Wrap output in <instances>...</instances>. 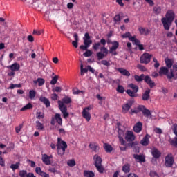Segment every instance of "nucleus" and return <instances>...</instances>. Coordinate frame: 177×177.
<instances>
[{
    "mask_svg": "<svg viewBox=\"0 0 177 177\" xmlns=\"http://www.w3.org/2000/svg\"><path fill=\"white\" fill-rule=\"evenodd\" d=\"M175 20V12L172 10H169L165 14V17L161 19L162 24L166 31H169L172 23Z\"/></svg>",
    "mask_w": 177,
    "mask_h": 177,
    "instance_id": "f257e3e1",
    "label": "nucleus"
},
{
    "mask_svg": "<svg viewBox=\"0 0 177 177\" xmlns=\"http://www.w3.org/2000/svg\"><path fill=\"white\" fill-rule=\"evenodd\" d=\"M134 79L137 82H142V81L144 80L145 82H146V84H147L151 88L156 86V83L151 80V78L149 75L145 76V74H141L140 76L135 75Z\"/></svg>",
    "mask_w": 177,
    "mask_h": 177,
    "instance_id": "f03ea898",
    "label": "nucleus"
},
{
    "mask_svg": "<svg viewBox=\"0 0 177 177\" xmlns=\"http://www.w3.org/2000/svg\"><path fill=\"white\" fill-rule=\"evenodd\" d=\"M142 113L144 117H151V112L147 109L145 105H138L136 109H131L130 114H138V113Z\"/></svg>",
    "mask_w": 177,
    "mask_h": 177,
    "instance_id": "7ed1b4c3",
    "label": "nucleus"
},
{
    "mask_svg": "<svg viewBox=\"0 0 177 177\" xmlns=\"http://www.w3.org/2000/svg\"><path fill=\"white\" fill-rule=\"evenodd\" d=\"M66 149H67V143L65 141L62 140V138H57V150L59 156H63L66 153Z\"/></svg>",
    "mask_w": 177,
    "mask_h": 177,
    "instance_id": "20e7f679",
    "label": "nucleus"
},
{
    "mask_svg": "<svg viewBox=\"0 0 177 177\" xmlns=\"http://www.w3.org/2000/svg\"><path fill=\"white\" fill-rule=\"evenodd\" d=\"M131 89L126 91V93L130 96V97H138V93L139 92V86L134 84H130L128 86Z\"/></svg>",
    "mask_w": 177,
    "mask_h": 177,
    "instance_id": "39448f33",
    "label": "nucleus"
},
{
    "mask_svg": "<svg viewBox=\"0 0 177 177\" xmlns=\"http://www.w3.org/2000/svg\"><path fill=\"white\" fill-rule=\"evenodd\" d=\"M151 57H153V55L149 53H145L142 54L140 58V62L142 64H149L150 61L151 60Z\"/></svg>",
    "mask_w": 177,
    "mask_h": 177,
    "instance_id": "423d86ee",
    "label": "nucleus"
},
{
    "mask_svg": "<svg viewBox=\"0 0 177 177\" xmlns=\"http://www.w3.org/2000/svg\"><path fill=\"white\" fill-rule=\"evenodd\" d=\"M56 122H57L58 125H59L60 127L63 125V119H62L60 113H55L54 117H52L51 118V125H56Z\"/></svg>",
    "mask_w": 177,
    "mask_h": 177,
    "instance_id": "0eeeda50",
    "label": "nucleus"
},
{
    "mask_svg": "<svg viewBox=\"0 0 177 177\" xmlns=\"http://www.w3.org/2000/svg\"><path fill=\"white\" fill-rule=\"evenodd\" d=\"M135 103V100L131 99L127 101V103L122 105V113L127 114L132 107L133 104Z\"/></svg>",
    "mask_w": 177,
    "mask_h": 177,
    "instance_id": "6e6552de",
    "label": "nucleus"
},
{
    "mask_svg": "<svg viewBox=\"0 0 177 177\" xmlns=\"http://www.w3.org/2000/svg\"><path fill=\"white\" fill-rule=\"evenodd\" d=\"M58 106L61 113H62L63 114L64 118H67V117H68V113L67 112V106L64 105V104H63V102L60 100L58 101Z\"/></svg>",
    "mask_w": 177,
    "mask_h": 177,
    "instance_id": "1a4fd4ad",
    "label": "nucleus"
},
{
    "mask_svg": "<svg viewBox=\"0 0 177 177\" xmlns=\"http://www.w3.org/2000/svg\"><path fill=\"white\" fill-rule=\"evenodd\" d=\"M100 50L101 52L97 53V57L98 60H102V59H104V57L109 55V49H107V48H106L105 46L101 47Z\"/></svg>",
    "mask_w": 177,
    "mask_h": 177,
    "instance_id": "9d476101",
    "label": "nucleus"
},
{
    "mask_svg": "<svg viewBox=\"0 0 177 177\" xmlns=\"http://www.w3.org/2000/svg\"><path fill=\"white\" fill-rule=\"evenodd\" d=\"M112 46L109 48V53L113 55V56H117V49H118L120 46V43L117 41H112L111 43Z\"/></svg>",
    "mask_w": 177,
    "mask_h": 177,
    "instance_id": "9b49d317",
    "label": "nucleus"
},
{
    "mask_svg": "<svg viewBox=\"0 0 177 177\" xmlns=\"http://www.w3.org/2000/svg\"><path fill=\"white\" fill-rule=\"evenodd\" d=\"M174 156H172V153H169L167 156H166L165 157V165H166V167L171 168V167H172V165H174Z\"/></svg>",
    "mask_w": 177,
    "mask_h": 177,
    "instance_id": "f8f14e48",
    "label": "nucleus"
},
{
    "mask_svg": "<svg viewBox=\"0 0 177 177\" xmlns=\"http://www.w3.org/2000/svg\"><path fill=\"white\" fill-rule=\"evenodd\" d=\"M106 39L102 38L100 39V42L95 43L93 45L92 48L94 50H97V49L100 48V45H102V46H106Z\"/></svg>",
    "mask_w": 177,
    "mask_h": 177,
    "instance_id": "ddd939ff",
    "label": "nucleus"
},
{
    "mask_svg": "<svg viewBox=\"0 0 177 177\" xmlns=\"http://www.w3.org/2000/svg\"><path fill=\"white\" fill-rule=\"evenodd\" d=\"M83 41L84 45L80 46V49H81L82 50H86L88 48H89V46L92 45V40L83 39Z\"/></svg>",
    "mask_w": 177,
    "mask_h": 177,
    "instance_id": "4468645a",
    "label": "nucleus"
},
{
    "mask_svg": "<svg viewBox=\"0 0 177 177\" xmlns=\"http://www.w3.org/2000/svg\"><path fill=\"white\" fill-rule=\"evenodd\" d=\"M125 140L127 142H133V140H135V135H133V132L127 131L125 136Z\"/></svg>",
    "mask_w": 177,
    "mask_h": 177,
    "instance_id": "2eb2a0df",
    "label": "nucleus"
},
{
    "mask_svg": "<svg viewBox=\"0 0 177 177\" xmlns=\"http://www.w3.org/2000/svg\"><path fill=\"white\" fill-rule=\"evenodd\" d=\"M151 154L153 158H156V160L161 157V151H160V150L156 147L151 149Z\"/></svg>",
    "mask_w": 177,
    "mask_h": 177,
    "instance_id": "dca6fc26",
    "label": "nucleus"
},
{
    "mask_svg": "<svg viewBox=\"0 0 177 177\" xmlns=\"http://www.w3.org/2000/svg\"><path fill=\"white\" fill-rule=\"evenodd\" d=\"M138 31H139L140 35H149L150 34V30L147 28H143L142 26L138 27Z\"/></svg>",
    "mask_w": 177,
    "mask_h": 177,
    "instance_id": "f3484780",
    "label": "nucleus"
},
{
    "mask_svg": "<svg viewBox=\"0 0 177 177\" xmlns=\"http://www.w3.org/2000/svg\"><path fill=\"white\" fill-rule=\"evenodd\" d=\"M143 128V124L141 122H138L133 127V131L136 133H139L142 132V129Z\"/></svg>",
    "mask_w": 177,
    "mask_h": 177,
    "instance_id": "a211bd4d",
    "label": "nucleus"
},
{
    "mask_svg": "<svg viewBox=\"0 0 177 177\" xmlns=\"http://www.w3.org/2000/svg\"><path fill=\"white\" fill-rule=\"evenodd\" d=\"M150 135L146 134L145 137L142 138V140L140 141V144L142 146H149V144L150 143Z\"/></svg>",
    "mask_w": 177,
    "mask_h": 177,
    "instance_id": "6ab92c4d",
    "label": "nucleus"
},
{
    "mask_svg": "<svg viewBox=\"0 0 177 177\" xmlns=\"http://www.w3.org/2000/svg\"><path fill=\"white\" fill-rule=\"evenodd\" d=\"M82 115L83 118H84V120H86L87 122H89L91 121V118H92V115H91V113L85 110L82 111Z\"/></svg>",
    "mask_w": 177,
    "mask_h": 177,
    "instance_id": "aec40b11",
    "label": "nucleus"
},
{
    "mask_svg": "<svg viewBox=\"0 0 177 177\" xmlns=\"http://www.w3.org/2000/svg\"><path fill=\"white\" fill-rule=\"evenodd\" d=\"M7 68H10L11 71H14V72L19 71V70H20V64L15 62L12 65L7 66Z\"/></svg>",
    "mask_w": 177,
    "mask_h": 177,
    "instance_id": "412c9836",
    "label": "nucleus"
},
{
    "mask_svg": "<svg viewBox=\"0 0 177 177\" xmlns=\"http://www.w3.org/2000/svg\"><path fill=\"white\" fill-rule=\"evenodd\" d=\"M133 158H135L137 162L142 163L146 162V159L145 158V156L142 155L134 154Z\"/></svg>",
    "mask_w": 177,
    "mask_h": 177,
    "instance_id": "4be33fe9",
    "label": "nucleus"
},
{
    "mask_svg": "<svg viewBox=\"0 0 177 177\" xmlns=\"http://www.w3.org/2000/svg\"><path fill=\"white\" fill-rule=\"evenodd\" d=\"M93 160H94V162H95L94 163L95 167H96L97 165H102V162L103 161L102 160V158H100V156H99V155H97V154L94 155Z\"/></svg>",
    "mask_w": 177,
    "mask_h": 177,
    "instance_id": "5701e85b",
    "label": "nucleus"
},
{
    "mask_svg": "<svg viewBox=\"0 0 177 177\" xmlns=\"http://www.w3.org/2000/svg\"><path fill=\"white\" fill-rule=\"evenodd\" d=\"M89 147L90 149L93 151H95V153H97L98 151L100 150L99 145L96 142H91L89 144Z\"/></svg>",
    "mask_w": 177,
    "mask_h": 177,
    "instance_id": "b1692460",
    "label": "nucleus"
},
{
    "mask_svg": "<svg viewBox=\"0 0 177 177\" xmlns=\"http://www.w3.org/2000/svg\"><path fill=\"white\" fill-rule=\"evenodd\" d=\"M42 162L46 165H50V157L46 154H44L41 157Z\"/></svg>",
    "mask_w": 177,
    "mask_h": 177,
    "instance_id": "393cba45",
    "label": "nucleus"
},
{
    "mask_svg": "<svg viewBox=\"0 0 177 177\" xmlns=\"http://www.w3.org/2000/svg\"><path fill=\"white\" fill-rule=\"evenodd\" d=\"M39 100L41 102V103L45 104L46 107H50V101H49V99L45 97H40Z\"/></svg>",
    "mask_w": 177,
    "mask_h": 177,
    "instance_id": "a878e982",
    "label": "nucleus"
},
{
    "mask_svg": "<svg viewBox=\"0 0 177 177\" xmlns=\"http://www.w3.org/2000/svg\"><path fill=\"white\" fill-rule=\"evenodd\" d=\"M142 100L147 101L150 99V89H147L142 95Z\"/></svg>",
    "mask_w": 177,
    "mask_h": 177,
    "instance_id": "bb28decb",
    "label": "nucleus"
},
{
    "mask_svg": "<svg viewBox=\"0 0 177 177\" xmlns=\"http://www.w3.org/2000/svg\"><path fill=\"white\" fill-rule=\"evenodd\" d=\"M118 71H119L122 75H124L125 77H129L131 75V73H129L128 70L124 69L122 68H118Z\"/></svg>",
    "mask_w": 177,
    "mask_h": 177,
    "instance_id": "cd10ccee",
    "label": "nucleus"
},
{
    "mask_svg": "<svg viewBox=\"0 0 177 177\" xmlns=\"http://www.w3.org/2000/svg\"><path fill=\"white\" fill-rule=\"evenodd\" d=\"M73 37L75 41H72V45L74 46V48H78V41H80V39L78 37V34L74 33Z\"/></svg>",
    "mask_w": 177,
    "mask_h": 177,
    "instance_id": "c85d7f7f",
    "label": "nucleus"
},
{
    "mask_svg": "<svg viewBox=\"0 0 177 177\" xmlns=\"http://www.w3.org/2000/svg\"><path fill=\"white\" fill-rule=\"evenodd\" d=\"M168 73H169V70L165 66H162L159 71L160 75H167Z\"/></svg>",
    "mask_w": 177,
    "mask_h": 177,
    "instance_id": "c756f323",
    "label": "nucleus"
},
{
    "mask_svg": "<svg viewBox=\"0 0 177 177\" xmlns=\"http://www.w3.org/2000/svg\"><path fill=\"white\" fill-rule=\"evenodd\" d=\"M122 171L124 174H129V172H131V165L127 163L123 165L122 167Z\"/></svg>",
    "mask_w": 177,
    "mask_h": 177,
    "instance_id": "7c9ffc66",
    "label": "nucleus"
},
{
    "mask_svg": "<svg viewBox=\"0 0 177 177\" xmlns=\"http://www.w3.org/2000/svg\"><path fill=\"white\" fill-rule=\"evenodd\" d=\"M33 84H35V85H37V84H39V86H42V85L45 84V79L38 77L37 80L33 81Z\"/></svg>",
    "mask_w": 177,
    "mask_h": 177,
    "instance_id": "2f4dec72",
    "label": "nucleus"
},
{
    "mask_svg": "<svg viewBox=\"0 0 177 177\" xmlns=\"http://www.w3.org/2000/svg\"><path fill=\"white\" fill-rule=\"evenodd\" d=\"M104 149L106 153H111L113 151V147L107 143H104Z\"/></svg>",
    "mask_w": 177,
    "mask_h": 177,
    "instance_id": "473e14b6",
    "label": "nucleus"
},
{
    "mask_svg": "<svg viewBox=\"0 0 177 177\" xmlns=\"http://www.w3.org/2000/svg\"><path fill=\"white\" fill-rule=\"evenodd\" d=\"M84 177H95V173L92 171L84 170Z\"/></svg>",
    "mask_w": 177,
    "mask_h": 177,
    "instance_id": "72a5a7b5",
    "label": "nucleus"
},
{
    "mask_svg": "<svg viewBox=\"0 0 177 177\" xmlns=\"http://www.w3.org/2000/svg\"><path fill=\"white\" fill-rule=\"evenodd\" d=\"M120 132H122V134H120V131H119V134H118V138H119V142H120V145H122V146H125V140H124V138H122V135H124V132L122 131H120Z\"/></svg>",
    "mask_w": 177,
    "mask_h": 177,
    "instance_id": "f704fd0d",
    "label": "nucleus"
},
{
    "mask_svg": "<svg viewBox=\"0 0 177 177\" xmlns=\"http://www.w3.org/2000/svg\"><path fill=\"white\" fill-rule=\"evenodd\" d=\"M169 142L171 146H174V147H177V136H176L174 138H169Z\"/></svg>",
    "mask_w": 177,
    "mask_h": 177,
    "instance_id": "c9c22d12",
    "label": "nucleus"
},
{
    "mask_svg": "<svg viewBox=\"0 0 177 177\" xmlns=\"http://www.w3.org/2000/svg\"><path fill=\"white\" fill-rule=\"evenodd\" d=\"M61 102H62L63 104H70L71 103V98L68 96H65Z\"/></svg>",
    "mask_w": 177,
    "mask_h": 177,
    "instance_id": "e433bc0d",
    "label": "nucleus"
},
{
    "mask_svg": "<svg viewBox=\"0 0 177 177\" xmlns=\"http://www.w3.org/2000/svg\"><path fill=\"white\" fill-rule=\"evenodd\" d=\"M20 167V162H17L15 164H11L10 166V168L12 171H16V169H19V167Z\"/></svg>",
    "mask_w": 177,
    "mask_h": 177,
    "instance_id": "4c0bfd02",
    "label": "nucleus"
},
{
    "mask_svg": "<svg viewBox=\"0 0 177 177\" xmlns=\"http://www.w3.org/2000/svg\"><path fill=\"white\" fill-rule=\"evenodd\" d=\"M36 118H37V120H44L45 118V114L44 113V112H37Z\"/></svg>",
    "mask_w": 177,
    "mask_h": 177,
    "instance_id": "58836bf2",
    "label": "nucleus"
},
{
    "mask_svg": "<svg viewBox=\"0 0 177 177\" xmlns=\"http://www.w3.org/2000/svg\"><path fill=\"white\" fill-rule=\"evenodd\" d=\"M30 109H32V105L31 103H28L21 109V111H26L27 110H30Z\"/></svg>",
    "mask_w": 177,
    "mask_h": 177,
    "instance_id": "ea45409f",
    "label": "nucleus"
},
{
    "mask_svg": "<svg viewBox=\"0 0 177 177\" xmlns=\"http://www.w3.org/2000/svg\"><path fill=\"white\" fill-rule=\"evenodd\" d=\"M36 128L39 131H44V124L41 123L39 120L36 121Z\"/></svg>",
    "mask_w": 177,
    "mask_h": 177,
    "instance_id": "a19ab883",
    "label": "nucleus"
},
{
    "mask_svg": "<svg viewBox=\"0 0 177 177\" xmlns=\"http://www.w3.org/2000/svg\"><path fill=\"white\" fill-rule=\"evenodd\" d=\"M130 41L131 42H133L135 44V45H136V46H138V45H140V41L138 39H136V36H133L131 39Z\"/></svg>",
    "mask_w": 177,
    "mask_h": 177,
    "instance_id": "79ce46f5",
    "label": "nucleus"
},
{
    "mask_svg": "<svg viewBox=\"0 0 177 177\" xmlns=\"http://www.w3.org/2000/svg\"><path fill=\"white\" fill-rule=\"evenodd\" d=\"M59 80V76L55 75L52 77V80L50 82V85H56L57 84V80Z\"/></svg>",
    "mask_w": 177,
    "mask_h": 177,
    "instance_id": "37998d69",
    "label": "nucleus"
},
{
    "mask_svg": "<svg viewBox=\"0 0 177 177\" xmlns=\"http://www.w3.org/2000/svg\"><path fill=\"white\" fill-rule=\"evenodd\" d=\"M153 13H155V15H160V13H161V7L160 6L153 7Z\"/></svg>",
    "mask_w": 177,
    "mask_h": 177,
    "instance_id": "c03bdc74",
    "label": "nucleus"
},
{
    "mask_svg": "<svg viewBox=\"0 0 177 177\" xmlns=\"http://www.w3.org/2000/svg\"><path fill=\"white\" fill-rule=\"evenodd\" d=\"M116 91L118 93H124V92H125V89L124 88V86H122V85H118Z\"/></svg>",
    "mask_w": 177,
    "mask_h": 177,
    "instance_id": "a18cd8bd",
    "label": "nucleus"
},
{
    "mask_svg": "<svg viewBox=\"0 0 177 177\" xmlns=\"http://www.w3.org/2000/svg\"><path fill=\"white\" fill-rule=\"evenodd\" d=\"M165 64L168 68H171L174 64L170 59H165Z\"/></svg>",
    "mask_w": 177,
    "mask_h": 177,
    "instance_id": "49530a36",
    "label": "nucleus"
},
{
    "mask_svg": "<svg viewBox=\"0 0 177 177\" xmlns=\"http://www.w3.org/2000/svg\"><path fill=\"white\" fill-rule=\"evenodd\" d=\"M37 95V92L34 90H30L29 91V98L32 100L35 97V95Z\"/></svg>",
    "mask_w": 177,
    "mask_h": 177,
    "instance_id": "de8ad7c7",
    "label": "nucleus"
},
{
    "mask_svg": "<svg viewBox=\"0 0 177 177\" xmlns=\"http://www.w3.org/2000/svg\"><path fill=\"white\" fill-rule=\"evenodd\" d=\"M75 160H74V159H71L67 161V165L68 167H75Z\"/></svg>",
    "mask_w": 177,
    "mask_h": 177,
    "instance_id": "09e8293b",
    "label": "nucleus"
},
{
    "mask_svg": "<svg viewBox=\"0 0 177 177\" xmlns=\"http://www.w3.org/2000/svg\"><path fill=\"white\" fill-rule=\"evenodd\" d=\"M95 168L97 169V171L100 172V174H103L104 172V168H103V166L102 165H97L95 166Z\"/></svg>",
    "mask_w": 177,
    "mask_h": 177,
    "instance_id": "8fccbe9b",
    "label": "nucleus"
},
{
    "mask_svg": "<svg viewBox=\"0 0 177 177\" xmlns=\"http://www.w3.org/2000/svg\"><path fill=\"white\" fill-rule=\"evenodd\" d=\"M132 37L133 36L131 35V32H127L126 33L122 35V38H128L130 41Z\"/></svg>",
    "mask_w": 177,
    "mask_h": 177,
    "instance_id": "3c124183",
    "label": "nucleus"
},
{
    "mask_svg": "<svg viewBox=\"0 0 177 177\" xmlns=\"http://www.w3.org/2000/svg\"><path fill=\"white\" fill-rule=\"evenodd\" d=\"M137 68L140 70V71H142V72L147 71V68H146V67L142 64H138Z\"/></svg>",
    "mask_w": 177,
    "mask_h": 177,
    "instance_id": "603ef678",
    "label": "nucleus"
},
{
    "mask_svg": "<svg viewBox=\"0 0 177 177\" xmlns=\"http://www.w3.org/2000/svg\"><path fill=\"white\" fill-rule=\"evenodd\" d=\"M84 73H88V68H84V64H81L80 65V74L81 75H84Z\"/></svg>",
    "mask_w": 177,
    "mask_h": 177,
    "instance_id": "864d4df0",
    "label": "nucleus"
},
{
    "mask_svg": "<svg viewBox=\"0 0 177 177\" xmlns=\"http://www.w3.org/2000/svg\"><path fill=\"white\" fill-rule=\"evenodd\" d=\"M73 95H80V93H84V91L78 90V88H73Z\"/></svg>",
    "mask_w": 177,
    "mask_h": 177,
    "instance_id": "5fc2aeb1",
    "label": "nucleus"
},
{
    "mask_svg": "<svg viewBox=\"0 0 177 177\" xmlns=\"http://www.w3.org/2000/svg\"><path fill=\"white\" fill-rule=\"evenodd\" d=\"M28 174H27V171H26V170L19 171V176L20 177H27Z\"/></svg>",
    "mask_w": 177,
    "mask_h": 177,
    "instance_id": "6e6d98bb",
    "label": "nucleus"
},
{
    "mask_svg": "<svg viewBox=\"0 0 177 177\" xmlns=\"http://www.w3.org/2000/svg\"><path fill=\"white\" fill-rule=\"evenodd\" d=\"M35 172H36V174H37V175H40V176H41V174H43V173L44 171H42V169L39 167H37L35 168Z\"/></svg>",
    "mask_w": 177,
    "mask_h": 177,
    "instance_id": "4d7b16f0",
    "label": "nucleus"
},
{
    "mask_svg": "<svg viewBox=\"0 0 177 177\" xmlns=\"http://www.w3.org/2000/svg\"><path fill=\"white\" fill-rule=\"evenodd\" d=\"M15 88H21V84H11L9 89H15Z\"/></svg>",
    "mask_w": 177,
    "mask_h": 177,
    "instance_id": "13d9d810",
    "label": "nucleus"
},
{
    "mask_svg": "<svg viewBox=\"0 0 177 177\" xmlns=\"http://www.w3.org/2000/svg\"><path fill=\"white\" fill-rule=\"evenodd\" d=\"M86 51L83 54V55L85 57H90V56L92 55V51L91 50H86Z\"/></svg>",
    "mask_w": 177,
    "mask_h": 177,
    "instance_id": "bf43d9fd",
    "label": "nucleus"
},
{
    "mask_svg": "<svg viewBox=\"0 0 177 177\" xmlns=\"http://www.w3.org/2000/svg\"><path fill=\"white\" fill-rule=\"evenodd\" d=\"M22 129H23V124H21L19 126L16 127H15L16 133H19Z\"/></svg>",
    "mask_w": 177,
    "mask_h": 177,
    "instance_id": "052dcab7",
    "label": "nucleus"
},
{
    "mask_svg": "<svg viewBox=\"0 0 177 177\" xmlns=\"http://www.w3.org/2000/svg\"><path fill=\"white\" fill-rule=\"evenodd\" d=\"M153 62H155L153 66H154L156 68H158V67H160V63L158 62V61L157 60V59H156V57H153Z\"/></svg>",
    "mask_w": 177,
    "mask_h": 177,
    "instance_id": "680f3d73",
    "label": "nucleus"
},
{
    "mask_svg": "<svg viewBox=\"0 0 177 177\" xmlns=\"http://www.w3.org/2000/svg\"><path fill=\"white\" fill-rule=\"evenodd\" d=\"M113 20L114 21H115V23H120V21H121V17L120 16V15H116L114 17Z\"/></svg>",
    "mask_w": 177,
    "mask_h": 177,
    "instance_id": "e2e57ef3",
    "label": "nucleus"
},
{
    "mask_svg": "<svg viewBox=\"0 0 177 177\" xmlns=\"http://www.w3.org/2000/svg\"><path fill=\"white\" fill-rule=\"evenodd\" d=\"M172 131L176 136H177V124H174L172 127Z\"/></svg>",
    "mask_w": 177,
    "mask_h": 177,
    "instance_id": "0e129e2a",
    "label": "nucleus"
},
{
    "mask_svg": "<svg viewBox=\"0 0 177 177\" xmlns=\"http://www.w3.org/2000/svg\"><path fill=\"white\" fill-rule=\"evenodd\" d=\"M51 99L52 100H57V99H59V95L56 93H53L51 95Z\"/></svg>",
    "mask_w": 177,
    "mask_h": 177,
    "instance_id": "69168bd1",
    "label": "nucleus"
},
{
    "mask_svg": "<svg viewBox=\"0 0 177 177\" xmlns=\"http://www.w3.org/2000/svg\"><path fill=\"white\" fill-rule=\"evenodd\" d=\"M102 64H103V66H106L107 67H109V66H110V62H109V61L107 60H102L101 62Z\"/></svg>",
    "mask_w": 177,
    "mask_h": 177,
    "instance_id": "338daca9",
    "label": "nucleus"
},
{
    "mask_svg": "<svg viewBox=\"0 0 177 177\" xmlns=\"http://www.w3.org/2000/svg\"><path fill=\"white\" fill-rule=\"evenodd\" d=\"M53 92H57V93H60L62 92V88L57 86L55 88L53 89Z\"/></svg>",
    "mask_w": 177,
    "mask_h": 177,
    "instance_id": "774afa93",
    "label": "nucleus"
}]
</instances>
